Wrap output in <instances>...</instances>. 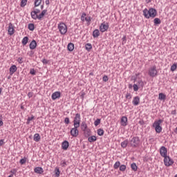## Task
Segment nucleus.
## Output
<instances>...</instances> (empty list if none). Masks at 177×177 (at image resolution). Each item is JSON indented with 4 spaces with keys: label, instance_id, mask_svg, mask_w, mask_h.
Listing matches in <instances>:
<instances>
[{
    "label": "nucleus",
    "instance_id": "obj_24",
    "mask_svg": "<svg viewBox=\"0 0 177 177\" xmlns=\"http://www.w3.org/2000/svg\"><path fill=\"white\" fill-rule=\"evenodd\" d=\"M83 132L85 138H89L91 136V129L89 128L86 129V130H84Z\"/></svg>",
    "mask_w": 177,
    "mask_h": 177
},
{
    "label": "nucleus",
    "instance_id": "obj_48",
    "mask_svg": "<svg viewBox=\"0 0 177 177\" xmlns=\"http://www.w3.org/2000/svg\"><path fill=\"white\" fill-rule=\"evenodd\" d=\"M30 74H31L32 75H35V74H37V73L35 72V69H34V68H30Z\"/></svg>",
    "mask_w": 177,
    "mask_h": 177
},
{
    "label": "nucleus",
    "instance_id": "obj_19",
    "mask_svg": "<svg viewBox=\"0 0 177 177\" xmlns=\"http://www.w3.org/2000/svg\"><path fill=\"white\" fill-rule=\"evenodd\" d=\"M41 10L39 9H35V10L30 12V15L32 19H34L36 16H38V13H39Z\"/></svg>",
    "mask_w": 177,
    "mask_h": 177
},
{
    "label": "nucleus",
    "instance_id": "obj_43",
    "mask_svg": "<svg viewBox=\"0 0 177 177\" xmlns=\"http://www.w3.org/2000/svg\"><path fill=\"white\" fill-rule=\"evenodd\" d=\"M55 176L59 177L60 176V169H59V168H55Z\"/></svg>",
    "mask_w": 177,
    "mask_h": 177
},
{
    "label": "nucleus",
    "instance_id": "obj_35",
    "mask_svg": "<svg viewBox=\"0 0 177 177\" xmlns=\"http://www.w3.org/2000/svg\"><path fill=\"white\" fill-rule=\"evenodd\" d=\"M154 26H158V24H161V19L160 18H155L153 19Z\"/></svg>",
    "mask_w": 177,
    "mask_h": 177
},
{
    "label": "nucleus",
    "instance_id": "obj_11",
    "mask_svg": "<svg viewBox=\"0 0 177 177\" xmlns=\"http://www.w3.org/2000/svg\"><path fill=\"white\" fill-rule=\"evenodd\" d=\"M160 154L161 156V157H163L164 158L165 157H167V154H168V149H167V148L164 146H162L160 148Z\"/></svg>",
    "mask_w": 177,
    "mask_h": 177
},
{
    "label": "nucleus",
    "instance_id": "obj_4",
    "mask_svg": "<svg viewBox=\"0 0 177 177\" xmlns=\"http://www.w3.org/2000/svg\"><path fill=\"white\" fill-rule=\"evenodd\" d=\"M163 120L160 119L158 120H156L153 124V128H155V131L156 132V133H161V132L162 131V127H160L161 124H162Z\"/></svg>",
    "mask_w": 177,
    "mask_h": 177
},
{
    "label": "nucleus",
    "instance_id": "obj_53",
    "mask_svg": "<svg viewBox=\"0 0 177 177\" xmlns=\"http://www.w3.org/2000/svg\"><path fill=\"white\" fill-rule=\"evenodd\" d=\"M61 165L62 167H65L66 165H67V162H66V160H62L61 162Z\"/></svg>",
    "mask_w": 177,
    "mask_h": 177
},
{
    "label": "nucleus",
    "instance_id": "obj_9",
    "mask_svg": "<svg viewBox=\"0 0 177 177\" xmlns=\"http://www.w3.org/2000/svg\"><path fill=\"white\" fill-rule=\"evenodd\" d=\"M163 162L165 167H171L174 164V160L169 156H166L164 158Z\"/></svg>",
    "mask_w": 177,
    "mask_h": 177
},
{
    "label": "nucleus",
    "instance_id": "obj_21",
    "mask_svg": "<svg viewBox=\"0 0 177 177\" xmlns=\"http://www.w3.org/2000/svg\"><path fill=\"white\" fill-rule=\"evenodd\" d=\"M29 48H30V49H31V50L35 49V48H37V41H35V40L33 39V40L30 43V44H29Z\"/></svg>",
    "mask_w": 177,
    "mask_h": 177
},
{
    "label": "nucleus",
    "instance_id": "obj_14",
    "mask_svg": "<svg viewBox=\"0 0 177 177\" xmlns=\"http://www.w3.org/2000/svg\"><path fill=\"white\" fill-rule=\"evenodd\" d=\"M60 96H62V93H60V91H55L51 95L52 100H56V99H60Z\"/></svg>",
    "mask_w": 177,
    "mask_h": 177
},
{
    "label": "nucleus",
    "instance_id": "obj_7",
    "mask_svg": "<svg viewBox=\"0 0 177 177\" xmlns=\"http://www.w3.org/2000/svg\"><path fill=\"white\" fill-rule=\"evenodd\" d=\"M81 125V114L76 113L75 118H73V126L80 127Z\"/></svg>",
    "mask_w": 177,
    "mask_h": 177
},
{
    "label": "nucleus",
    "instance_id": "obj_36",
    "mask_svg": "<svg viewBox=\"0 0 177 177\" xmlns=\"http://www.w3.org/2000/svg\"><path fill=\"white\" fill-rule=\"evenodd\" d=\"M121 166V162L120 161H116L115 163L113 165L114 169H118Z\"/></svg>",
    "mask_w": 177,
    "mask_h": 177
},
{
    "label": "nucleus",
    "instance_id": "obj_34",
    "mask_svg": "<svg viewBox=\"0 0 177 177\" xmlns=\"http://www.w3.org/2000/svg\"><path fill=\"white\" fill-rule=\"evenodd\" d=\"M131 168L133 171H134V172H136V171H138V165H136V163L133 162L131 165Z\"/></svg>",
    "mask_w": 177,
    "mask_h": 177
},
{
    "label": "nucleus",
    "instance_id": "obj_2",
    "mask_svg": "<svg viewBox=\"0 0 177 177\" xmlns=\"http://www.w3.org/2000/svg\"><path fill=\"white\" fill-rule=\"evenodd\" d=\"M142 12L143 16H145L146 19H150V17L154 19V17L157 16V10H156V8H151L149 10L147 8H145Z\"/></svg>",
    "mask_w": 177,
    "mask_h": 177
},
{
    "label": "nucleus",
    "instance_id": "obj_29",
    "mask_svg": "<svg viewBox=\"0 0 177 177\" xmlns=\"http://www.w3.org/2000/svg\"><path fill=\"white\" fill-rule=\"evenodd\" d=\"M159 100H165L167 99V95L162 93H160L158 95Z\"/></svg>",
    "mask_w": 177,
    "mask_h": 177
},
{
    "label": "nucleus",
    "instance_id": "obj_13",
    "mask_svg": "<svg viewBox=\"0 0 177 177\" xmlns=\"http://www.w3.org/2000/svg\"><path fill=\"white\" fill-rule=\"evenodd\" d=\"M46 12H48V10H44L41 11V12L39 15H36L33 20H42L44 16L46 15Z\"/></svg>",
    "mask_w": 177,
    "mask_h": 177
},
{
    "label": "nucleus",
    "instance_id": "obj_20",
    "mask_svg": "<svg viewBox=\"0 0 177 177\" xmlns=\"http://www.w3.org/2000/svg\"><path fill=\"white\" fill-rule=\"evenodd\" d=\"M129 143V140H128V139L124 140L120 144L121 148L122 149H127Z\"/></svg>",
    "mask_w": 177,
    "mask_h": 177
},
{
    "label": "nucleus",
    "instance_id": "obj_55",
    "mask_svg": "<svg viewBox=\"0 0 177 177\" xmlns=\"http://www.w3.org/2000/svg\"><path fill=\"white\" fill-rule=\"evenodd\" d=\"M41 62L44 64H48V62L45 58H44Z\"/></svg>",
    "mask_w": 177,
    "mask_h": 177
},
{
    "label": "nucleus",
    "instance_id": "obj_42",
    "mask_svg": "<svg viewBox=\"0 0 177 177\" xmlns=\"http://www.w3.org/2000/svg\"><path fill=\"white\" fill-rule=\"evenodd\" d=\"M27 5V0H21L20 6L21 8H24Z\"/></svg>",
    "mask_w": 177,
    "mask_h": 177
},
{
    "label": "nucleus",
    "instance_id": "obj_64",
    "mask_svg": "<svg viewBox=\"0 0 177 177\" xmlns=\"http://www.w3.org/2000/svg\"><path fill=\"white\" fill-rule=\"evenodd\" d=\"M146 3H150L151 2V0H145Z\"/></svg>",
    "mask_w": 177,
    "mask_h": 177
},
{
    "label": "nucleus",
    "instance_id": "obj_8",
    "mask_svg": "<svg viewBox=\"0 0 177 177\" xmlns=\"http://www.w3.org/2000/svg\"><path fill=\"white\" fill-rule=\"evenodd\" d=\"M82 21H86L87 26H91V21H92V17H86V13L83 12L81 16Z\"/></svg>",
    "mask_w": 177,
    "mask_h": 177
},
{
    "label": "nucleus",
    "instance_id": "obj_38",
    "mask_svg": "<svg viewBox=\"0 0 177 177\" xmlns=\"http://www.w3.org/2000/svg\"><path fill=\"white\" fill-rule=\"evenodd\" d=\"M119 169L121 171V172H125V170L127 169V165H121L119 167Z\"/></svg>",
    "mask_w": 177,
    "mask_h": 177
},
{
    "label": "nucleus",
    "instance_id": "obj_23",
    "mask_svg": "<svg viewBox=\"0 0 177 177\" xmlns=\"http://www.w3.org/2000/svg\"><path fill=\"white\" fill-rule=\"evenodd\" d=\"M80 128L82 131H84L86 129H88V124H86V122L83 121L80 124Z\"/></svg>",
    "mask_w": 177,
    "mask_h": 177
},
{
    "label": "nucleus",
    "instance_id": "obj_25",
    "mask_svg": "<svg viewBox=\"0 0 177 177\" xmlns=\"http://www.w3.org/2000/svg\"><path fill=\"white\" fill-rule=\"evenodd\" d=\"M17 71V66L16 65H12L10 68V73L11 74H15Z\"/></svg>",
    "mask_w": 177,
    "mask_h": 177
},
{
    "label": "nucleus",
    "instance_id": "obj_33",
    "mask_svg": "<svg viewBox=\"0 0 177 177\" xmlns=\"http://www.w3.org/2000/svg\"><path fill=\"white\" fill-rule=\"evenodd\" d=\"M28 37H24L23 39H22V41H21V42H22V45H24V46H25V45L26 44H28Z\"/></svg>",
    "mask_w": 177,
    "mask_h": 177
},
{
    "label": "nucleus",
    "instance_id": "obj_50",
    "mask_svg": "<svg viewBox=\"0 0 177 177\" xmlns=\"http://www.w3.org/2000/svg\"><path fill=\"white\" fill-rule=\"evenodd\" d=\"M17 172V170L16 169H12L10 171V173L12 174V176H13V175H16Z\"/></svg>",
    "mask_w": 177,
    "mask_h": 177
},
{
    "label": "nucleus",
    "instance_id": "obj_39",
    "mask_svg": "<svg viewBox=\"0 0 177 177\" xmlns=\"http://www.w3.org/2000/svg\"><path fill=\"white\" fill-rule=\"evenodd\" d=\"M26 162H27L26 157H24V158H22L19 160V164H21V165H24V164H26Z\"/></svg>",
    "mask_w": 177,
    "mask_h": 177
},
{
    "label": "nucleus",
    "instance_id": "obj_1",
    "mask_svg": "<svg viewBox=\"0 0 177 177\" xmlns=\"http://www.w3.org/2000/svg\"><path fill=\"white\" fill-rule=\"evenodd\" d=\"M133 89L134 92H138L140 89H143L145 88V82L142 79H139L137 83H134L133 85L131 84H129V89Z\"/></svg>",
    "mask_w": 177,
    "mask_h": 177
},
{
    "label": "nucleus",
    "instance_id": "obj_16",
    "mask_svg": "<svg viewBox=\"0 0 177 177\" xmlns=\"http://www.w3.org/2000/svg\"><path fill=\"white\" fill-rule=\"evenodd\" d=\"M70 147V143L67 140H64L62 142V149L65 151L68 150V147Z\"/></svg>",
    "mask_w": 177,
    "mask_h": 177
},
{
    "label": "nucleus",
    "instance_id": "obj_62",
    "mask_svg": "<svg viewBox=\"0 0 177 177\" xmlns=\"http://www.w3.org/2000/svg\"><path fill=\"white\" fill-rule=\"evenodd\" d=\"M45 3H46V5H49V3H50L49 0H46Z\"/></svg>",
    "mask_w": 177,
    "mask_h": 177
},
{
    "label": "nucleus",
    "instance_id": "obj_28",
    "mask_svg": "<svg viewBox=\"0 0 177 177\" xmlns=\"http://www.w3.org/2000/svg\"><path fill=\"white\" fill-rule=\"evenodd\" d=\"M67 49L69 52H73L74 50V44L69 43L68 44Z\"/></svg>",
    "mask_w": 177,
    "mask_h": 177
},
{
    "label": "nucleus",
    "instance_id": "obj_49",
    "mask_svg": "<svg viewBox=\"0 0 177 177\" xmlns=\"http://www.w3.org/2000/svg\"><path fill=\"white\" fill-rule=\"evenodd\" d=\"M102 81H104V82H107V81H109V76L108 75H104L102 77Z\"/></svg>",
    "mask_w": 177,
    "mask_h": 177
},
{
    "label": "nucleus",
    "instance_id": "obj_58",
    "mask_svg": "<svg viewBox=\"0 0 177 177\" xmlns=\"http://www.w3.org/2000/svg\"><path fill=\"white\" fill-rule=\"evenodd\" d=\"M4 140H3V139L0 140V146H3V143H5Z\"/></svg>",
    "mask_w": 177,
    "mask_h": 177
},
{
    "label": "nucleus",
    "instance_id": "obj_30",
    "mask_svg": "<svg viewBox=\"0 0 177 177\" xmlns=\"http://www.w3.org/2000/svg\"><path fill=\"white\" fill-rule=\"evenodd\" d=\"M88 140L90 142V143H92L93 142H96V140H97V138H96L95 136H92L88 137Z\"/></svg>",
    "mask_w": 177,
    "mask_h": 177
},
{
    "label": "nucleus",
    "instance_id": "obj_27",
    "mask_svg": "<svg viewBox=\"0 0 177 177\" xmlns=\"http://www.w3.org/2000/svg\"><path fill=\"white\" fill-rule=\"evenodd\" d=\"M100 35V32L98 30V29L94 30L93 32V38H97Z\"/></svg>",
    "mask_w": 177,
    "mask_h": 177
},
{
    "label": "nucleus",
    "instance_id": "obj_15",
    "mask_svg": "<svg viewBox=\"0 0 177 177\" xmlns=\"http://www.w3.org/2000/svg\"><path fill=\"white\" fill-rule=\"evenodd\" d=\"M8 35H13L15 34V27L12 23L8 24Z\"/></svg>",
    "mask_w": 177,
    "mask_h": 177
},
{
    "label": "nucleus",
    "instance_id": "obj_54",
    "mask_svg": "<svg viewBox=\"0 0 177 177\" xmlns=\"http://www.w3.org/2000/svg\"><path fill=\"white\" fill-rule=\"evenodd\" d=\"M17 62L19 63V64H21V63H23V57H19Z\"/></svg>",
    "mask_w": 177,
    "mask_h": 177
},
{
    "label": "nucleus",
    "instance_id": "obj_37",
    "mask_svg": "<svg viewBox=\"0 0 177 177\" xmlns=\"http://www.w3.org/2000/svg\"><path fill=\"white\" fill-rule=\"evenodd\" d=\"M28 28L30 31H34V30H35V26H34V24H29L28 25Z\"/></svg>",
    "mask_w": 177,
    "mask_h": 177
},
{
    "label": "nucleus",
    "instance_id": "obj_32",
    "mask_svg": "<svg viewBox=\"0 0 177 177\" xmlns=\"http://www.w3.org/2000/svg\"><path fill=\"white\" fill-rule=\"evenodd\" d=\"M97 133L98 136H103V135H104V130H103V129H98L97 130Z\"/></svg>",
    "mask_w": 177,
    "mask_h": 177
},
{
    "label": "nucleus",
    "instance_id": "obj_47",
    "mask_svg": "<svg viewBox=\"0 0 177 177\" xmlns=\"http://www.w3.org/2000/svg\"><path fill=\"white\" fill-rule=\"evenodd\" d=\"M126 99H129V100L132 99V95H131L130 93H126Z\"/></svg>",
    "mask_w": 177,
    "mask_h": 177
},
{
    "label": "nucleus",
    "instance_id": "obj_3",
    "mask_svg": "<svg viewBox=\"0 0 177 177\" xmlns=\"http://www.w3.org/2000/svg\"><path fill=\"white\" fill-rule=\"evenodd\" d=\"M129 143L131 147L136 149V147H139L140 145V138L138 136H134L129 139Z\"/></svg>",
    "mask_w": 177,
    "mask_h": 177
},
{
    "label": "nucleus",
    "instance_id": "obj_40",
    "mask_svg": "<svg viewBox=\"0 0 177 177\" xmlns=\"http://www.w3.org/2000/svg\"><path fill=\"white\" fill-rule=\"evenodd\" d=\"M42 3V0H35V8L39 6Z\"/></svg>",
    "mask_w": 177,
    "mask_h": 177
},
{
    "label": "nucleus",
    "instance_id": "obj_22",
    "mask_svg": "<svg viewBox=\"0 0 177 177\" xmlns=\"http://www.w3.org/2000/svg\"><path fill=\"white\" fill-rule=\"evenodd\" d=\"M34 171L35 174H44V169L42 167H35L34 169Z\"/></svg>",
    "mask_w": 177,
    "mask_h": 177
},
{
    "label": "nucleus",
    "instance_id": "obj_51",
    "mask_svg": "<svg viewBox=\"0 0 177 177\" xmlns=\"http://www.w3.org/2000/svg\"><path fill=\"white\" fill-rule=\"evenodd\" d=\"M64 122L67 124H70V118H65L64 119Z\"/></svg>",
    "mask_w": 177,
    "mask_h": 177
},
{
    "label": "nucleus",
    "instance_id": "obj_45",
    "mask_svg": "<svg viewBox=\"0 0 177 177\" xmlns=\"http://www.w3.org/2000/svg\"><path fill=\"white\" fill-rule=\"evenodd\" d=\"M122 44L125 45V44H127V36H123V37L122 38Z\"/></svg>",
    "mask_w": 177,
    "mask_h": 177
},
{
    "label": "nucleus",
    "instance_id": "obj_18",
    "mask_svg": "<svg viewBox=\"0 0 177 177\" xmlns=\"http://www.w3.org/2000/svg\"><path fill=\"white\" fill-rule=\"evenodd\" d=\"M132 103L133 106H139V103H140V97H139V96L134 97Z\"/></svg>",
    "mask_w": 177,
    "mask_h": 177
},
{
    "label": "nucleus",
    "instance_id": "obj_41",
    "mask_svg": "<svg viewBox=\"0 0 177 177\" xmlns=\"http://www.w3.org/2000/svg\"><path fill=\"white\" fill-rule=\"evenodd\" d=\"M177 68V63H174L170 68L171 71L174 72Z\"/></svg>",
    "mask_w": 177,
    "mask_h": 177
},
{
    "label": "nucleus",
    "instance_id": "obj_63",
    "mask_svg": "<svg viewBox=\"0 0 177 177\" xmlns=\"http://www.w3.org/2000/svg\"><path fill=\"white\" fill-rule=\"evenodd\" d=\"M142 73H136V76L138 77L139 75H140Z\"/></svg>",
    "mask_w": 177,
    "mask_h": 177
},
{
    "label": "nucleus",
    "instance_id": "obj_17",
    "mask_svg": "<svg viewBox=\"0 0 177 177\" xmlns=\"http://www.w3.org/2000/svg\"><path fill=\"white\" fill-rule=\"evenodd\" d=\"M120 122L122 127H127V125H128V124L127 123L128 122V118H127L126 116H122L120 119Z\"/></svg>",
    "mask_w": 177,
    "mask_h": 177
},
{
    "label": "nucleus",
    "instance_id": "obj_6",
    "mask_svg": "<svg viewBox=\"0 0 177 177\" xmlns=\"http://www.w3.org/2000/svg\"><path fill=\"white\" fill-rule=\"evenodd\" d=\"M148 75L152 78H154V77H157V75H158V71H157V66H153L150 67L148 71Z\"/></svg>",
    "mask_w": 177,
    "mask_h": 177
},
{
    "label": "nucleus",
    "instance_id": "obj_5",
    "mask_svg": "<svg viewBox=\"0 0 177 177\" xmlns=\"http://www.w3.org/2000/svg\"><path fill=\"white\" fill-rule=\"evenodd\" d=\"M58 30L62 35H64L67 32V25L64 22H60L58 26Z\"/></svg>",
    "mask_w": 177,
    "mask_h": 177
},
{
    "label": "nucleus",
    "instance_id": "obj_57",
    "mask_svg": "<svg viewBox=\"0 0 177 177\" xmlns=\"http://www.w3.org/2000/svg\"><path fill=\"white\" fill-rule=\"evenodd\" d=\"M138 124H140V125H145V121L144 120H140L138 122Z\"/></svg>",
    "mask_w": 177,
    "mask_h": 177
},
{
    "label": "nucleus",
    "instance_id": "obj_12",
    "mask_svg": "<svg viewBox=\"0 0 177 177\" xmlns=\"http://www.w3.org/2000/svg\"><path fill=\"white\" fill-rule=\"evenodd\" d=\"M78 127L74 126V128H72L71 130V135L73 138H77L78 136V134L80 133V131H78Z\"/></svg>",
    "mask_w": 177,
    "mask_h": 177
},
{
    "label": "nucleus",
    "instance_id": "obj_60",
    "mask_svg": "<svg viewBox=\"0 0 177 177\" xmlns=\"http://www.w3.org/2000/svg\"><path fill=\"white\" fill-rule=\"evenodd\" d=\"M85 96V93H82V95H80L81 99H82V100H84V97Z\"/></svg>",
    "mask_w": 177,
    "mask_h": 177
},
{
    "label": "nucleus",
    "instance_id": "obj_59",
    "mask_svg": "<svg viewBox=\"0 0 177 177\" xmlns=\"http://www.w3.org/2000/svg\"><path fill=\"white\" fill-rule=\"evenodd\" d=\"M171 113L172 114V115H176V110L172 111Z\"/></svg>",
    "mask_w": 177,
    "mask_h": 177
},
{
    "label": "nucleus",
    "instance_id": "obj_44",
    "mask_svg": "<svg viewBox=\"0 0 177 177\" xmlns=\"http://www.w3.org/2000/svg\"><path fill=\"white\" fill-rule=\"evenodd\" d=\"M32 120H34V115L28 117L26 122L27 125H28L30 124V122L32 121Z\"/></svg>",
    "mask_w": 177,
    "mask_h": 177
},
{
    "label": "nucleus",
    "instance_id": "obj_26",
    "mask_svg": "<svg viewBox=\"0 0 177 177\" xmlns=\"http://www.w3.org/2000/svg\"><path fill=\"white\" fill-rule=\"evenodd\" d=\"M33 140L35 142H39L41 140V136H39V133H35L33 136Z\"/></svg>",
    "mask_w": 177,
    "mask_h": 177
},
{
    "label": "nucleus",
    "instance_id": "obj_56",
    "mask_svg": "<svg viewBox=\"0 0 177 177\" xmlns=\"http://www.w3.org/2000/svg\"><path fill=\"white\" fill-rule=\"evenodd\" d=\"M32 95H33L32 92H29L28 93V96L29 98L32 97Z\"/></svg>",
    "mask_w": 177,
    "mask_h": 177
},
{
    "label": "nucleus",
    "instance_id": "obj_10",
    "mask_svg": "<svg viewBox=\"0 0 177 177\" xmlns=\"http://www.w3.org/2000/svg\"><path fill=\"white\" fill-rule=\"evenodd\" d=\"M109 30V23L103 22L100 26V31L101 32H106Z\"/></svg>",
    "mask_w": 177,
    "mask_h": 177
},
{
    "label": "nucleus",
    "instance_id": "obj_61",
    "mask_svg": "<svg viewBox=\"0 0 177 177\" xmlns=\"http://www.w3.org/2000/svg\"><path fill=\"white\" fill-rule=\"evenodd\" d=\"M3 125V122L2 121V119H0V127H2Z\"/></svg>",
    "mask_w": 177,
    "mask_h": 177
},
{
    "label": "nucleus",
    "instance_id": "obj_52",
    "mask_svg": "<svg viewBox=\"0 0 177 177\" xmlns=\"http://www.w3.org/2000/svg\"><path fill=\"white\" fill-rule=\"evenodd\" d=\"M132 80H133L134 84H135V82H136V84L138 83V77L133 76Z\"/></svg>",
    "mask_w": 177,
    "mask_h": 177
},
{
    "label": "nucleus",
    "instance_id": "obj_46",
    "mask_svg": "<svg viewBox=\"0 0 177 177\" xmlns=\"http://www.w3.org/2000/svg\"><path fill=\"white\" fill-rule=\"evenodd\" d=\"M100 119H97L95 122H94V125L95 127H97V125H99V124H100Z\"/></svg>",
    "mask_w": 177,
    "mask_h": 177
},
{
    "label": "nucleus",
    "instance_id": "obj_31",
    "mask_svg": "<svg viewBox=\"0 0 177 177\" xmlns=\"http://www.w3.org/2000/svg\"><path fill=\"white\" fill-rule=\"evenodd\" d=\"M85 49L87 50V52H91V50L92 49V44L90 43H87L85 45Z\"/></svg>",
    "mask_w": 177,
    "mask_h": 177
}]
</instances>
